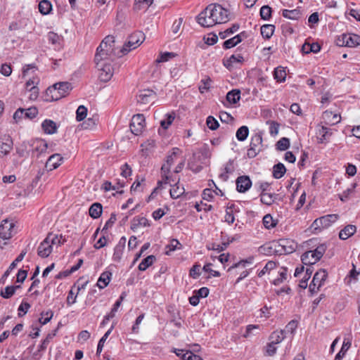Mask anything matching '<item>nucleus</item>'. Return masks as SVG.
I'll use <instances>...</instances> for the list:
<instances>
[{
	"instance_id": "nucleus-62",
	"label": "nucleus",
	"mask_w": 360,
	"mask_h": 360,
	"mask_svg": "<svg viewBox=\"0 0 360 360\" xmlns=\"http://www.w3.org/2000/svg\"><path fill=\"white\" fill-rule=\"evenodd\" d=\"M87 115V108L84 105H79L76 111V119L77 121L83 120Z\"/></svg>"
},
{
	"instance_id": "nucleus-2",
	"label": "nucleus",
	"mask_w": 360,
	"mask_h": 360,
	"mask_svg": "<svg viewBox=\"0 0 360 360\" xmlns=\"http://www.w3.org/2000/svg\"><path fill=\"white\" fill-rule=\"evenodd\" d=\"M144 39V35L141 32H135L129 36L128 40L124 43L120 52L122 55H126L131 50L139 46Z\"/></svg>"
},
{
	"instance_id": "nucleus-49",
	"label": "nucleus",
	"mask_w": 360,
	"mask_h": 360,
	"mask_svg": "<svg viewBox=\"0 0 360 360\" xmlns=\"http://www.w3.org/2000/svg\"><path fill=\"white\" fill-rule=\"evenodd\" d=\"M233 239L234 238H231V240H228L227 242H222L221 244L212 243V247L209 248V249L221 252L227 248L229 245L233 241Z\"/></svg>"
},
{
	"instance_id": "nucleus-52",
	"label": "nucleus",
	"mask_w": 360,
	"mask_h": 360,
	"mask_svg": "<svg viewBox=\"0 0 360 360\" xmlns=\"http://www.w3.org/2000/svg\"><path fill=\"white\" fill-rule=\"evenodd\" d=\"M112 326L104 334V335L100 339L97 346L96 354L100 355L103 350V345L105 344V340L108 338L109 335L111 333L112 330Z\"/></svg>"
},
{
	"instance_id": "nucleus-5",
	"label": "nucleus",
	"mask_w": 360,
	"mask_h": 360,
	"mask_svg": "<svg viewBox=\"0 0 360 360\" xmlns=\"http://www.w3.org/2000/svg\"><path fill=\"white\" fill-rule=\"evenodd\" d=\"M212 4H210L198 16V22L204 27H210L217 24L215 19L210 15L212 13Z\"/></svg>"
},
{
	"instance_id": "nucleus-58",
	"label": "nucleus",
	"mask_w": 360,
	"mask_h": 360,
	"mask_svg": "<svg viewBox=\"0 0 360 360\" xmlns=\"http://www.w3.org/2000/svg\"><path fill=\"white\" fill-rule=\"evenodd\" d=\"M326 248V245L323 243L319 245L314 250H312L316 257L315 261L320 260V259L323 257V254L325 253Z\"/></svg>"
},
{
	"instance_id": "nucleus-63",
	"label": "nucleus",
	"mask_w": 360,
	"mask_h": 360,
	"mask_svg": "<svg viewBox=\"0 0 360 360\" xmlns=\"http://www.w3.org/2000/svg\"><path fill=\"white\" fill-rule=\"evenodd\" d=\"M116 214L115 213H112L110 214V219L106 221L105 226H103V229L101 230V233L104 234H107V231L109 228L112 227V226L115 224L116 221Z\"/></svg>"
},
{
	"instance_id": "nucleus-1",
	"label": "nucleus",
	"mask_w": 360,
	"mask_h": 360,
	"mask_svg": "<svg viewBox=\"0 0 360 360\" xmlns=\"http://www.w3.org/2000/svg\"><path fill=\"white\" fill-rule=\"evenodd\" d=\"M72 89L71 83L63 82L56 83L52 87H49L47 89V92H50L52 94L51 101H58L68 95Z\"/></svg>"
},
{
	"instance_id": "nucleus-60",
	"label": "nucleus",
	"mask_w": 360,
	"mask_h": 360,
	"mask_svg": "<svg viewBox=\"0 0 360 360\" xmlns=\"http://www.w3.org/2000/svg\"><path fill=\"white\" fill-rule=\"evenodd\" d=\"M260 200L262 203L264 205H271L274 203L273 194L267 193H261Z\"/></svg>"
},
{
	"instance_id": "nucleus-28",
	"label": "nucleus",
	"mask_w": 360,
	"mask_h": 360,
	"mask_svg": "<svg viewBox=\"0 0 360 360\" xmlns=\"http://www.w3.org/2000/svg\"><path fill=\"white\" fill-rule=\"evenodd\" d=\"M316 257L314 255L312 250L307 251L303 253L301 256L302 262L304 265H307L311 266V265L314 264L317 261H315Z\"/></svg>"
},
{
	"instance_id": "nucleus-50",
	"label": "nucleus",
	"mask_w": 360,
	"mask_h": 360,
	"mask_svg": "<svg viewBox=\"0 0 360 360\" xmlns=\"http://www.w3.org/2000/svg\"><path fill=\"white\" fill-rule=\"evenodd\" d=\"M254 257H249L247 259H241L237 263L233 264L231 266H230L228 269V271H231L232 269L238 268L239 266L245 267L247 264H250L253 262Z\"/></svg>"
},
{
	"instance_id": "nucleus-33",
	"label": "nucleus",
	"mask_w": 360,
	"mask_h": 360,
	"mask_svg": "<svg viewBox=\"0 0 360 360\" xmlns=\"http://www.w3.org/2000/svg\"><path fill=\"white\" fill-rule=\"evenodd\" d=\"M275 30V26L273 25H264L261 27V34L264 39H269L271 37Z\"/></svg>"
},
{
	"instance_id": "nucleus-15",
	"label": "nucleus",
	"mask_w": 360,
	"mask_h": 360,
	"mask_svg": "<svg viewBox=\"0 0 360 360\" xmlns=\"http://www.w3.org/2000/svg\"><path fill=\"white\" fill-rule=\"evenodd\" d=\"M248 37V34L246 32L243 31L240 32V34L236 35L235 37L226 40L223 43V48L224 49H229L232 47L236 46L237 44L240 43L243 39H246Z\"/></svg>"
},
{
	"instance_id": "nucleus-55",
	"label": "nucleus",
	"mask_w": 360,
	"mask_h": 360,
	"mask_svg": "<svg viewBox=\"0 0 360 360\" xmlns=\"http://www.w3.org/2000/svg\"><path fill=\"white\" fill-rule=\"evenodd\" d=\"M278 150H285L290 147V140L288 138H281L276 144Z\"/></svg>"
},
{
	"instance_id": "nucleus-48",
	"label": "nucleus",
	"mask_w": 360,
	"mask_h": 360,
	"mask_svg": "<svg viewBox=\"0 0 360 360\" xmlns=\"http://www.w3.org/2000/svg\"><path fill=\"white\" fill-rule=\"evenodd\" d=\"M155 146V141L154 140H148L141 144L142 151L144 155H148Z\"/></svg>"
},
{
	"instance_id": "nucleus-34",
	"label": "nucleus",
	"mask_w": 360,
	"mask_h": 360,
	"mask_svg": "<svg viewBox=\"0 0 360 360\" xmlns=\"http://www.w3.org/2000/svg\"><path fill=\"white\" fill-rule=\"evenodd\" d=\"M156 260V257L154 255H149L144 258L139 265V271H146L149 266H150L153 262Z\"/></svg>"
},
{
	"instance_id": "nucleus-7",
	"label": "nucleus",
	"mask_w": 360,
	"mask_h": 360,
	"mask_svg": "<svg viewBox=\"0 0 360 360\" xmlns=\"http://www.w3.org/2000/svg\"><path fill=\"white\" fill-rule=\"evenodd\" d=\"M145 127V117L143 114L134 115L130 123V130L136 136L141 134Z\"/></svg>"
},
{
	"instance_id": "nucleus-51",
	"label": "nucleus",
	"mask_w": 360,
	"mask_h": 360,
	"mask_svg": "<svg viewBox=\"0 0 360 360\" xmlns=\"http://www.w3.org/2000/svg\"><path fill=\"white\" fill-rule=\"evenodd\" d=\"M53 316V312L51 310L47 311H42L41 313V318L39 319V322L41 325H45L49 323Z\"/></svg>"
},
{
	"instance_id": "nucleus-29",
	"label": "nucleus",
	"mask_w": 360,
	"mask_h": 360,
	"mask_svg": "<svg viewBox=\"0 0 360 360\" xmlns=\"http://www.w3.org/2000/svg\"><path fill=\"white\" fill-rule=\"evenodd\" d=\"M111 276H112V274L110 271L103 272L98 280V282H97L98 287L101 289L105 288L108 285V283L110 281Z\"/></svg>"
},
{
	"instance_id": "nucleus-12",
	"label": "nucleus",
	"mask_w": 360,
	"mask_h": 360,
	"mask_svg": "<svg viewBox=\"0 0 360 360\" xmlns=\"http://www.w3.org/2000/svg\"><path fill=\"white\" fill-rule=\"evenodd\" d=\"M236 189L239 193H245L252 186V181L246 175L240 176L236 179Z\"/></svg>"
},
{
	"instance_id": "nucleus-25",
	"label": "nucleus",
	"mask_w": 360,
	"mask_h": 360,
	"mask_svg": "<svg viewBox=\"0 0 360 360\" xmlns=\"http://www.w3.org/2000/svg\"><path fill=\"white\" fill-rule=\"evenodd\" d=\"M41 127L44 132L48 134H53L57 131L56 124L51 120H45L41 124Z\"/></svg>"
},
{
	"instance_id": "nucleus-32",
	"label": "nucleus",
	"mask_w": 360,
	"mask_h": 360,
	"mask_svg": "<svg viewBox=\"0 0 360 360\" xmlns=\"http://www.w3.org/2000/svg\"><path fill=\"white\" fill-rule=\"evenodd\" d=\"M233 162H234L233 160H229V162L225 165V167H224L225 172L221 173L219 175V178L221 179L223 181H226L229 179L228 174H232L234 172L235 167H234Z\"/></svg>"
},
{
	"instance_id": "nucleus-6",
	"label": "nucleus",
	"mask_w": 360,
	"mask_h": 360,
	"mask_svg": "<svg viewBox=\"0 0 360 360\" xmlns=\"http://www.w3.org/2000/svg\"><path fill=\"white\" fill-rule=\"evenodd\" d=\"M262 149V136L260 133H257L252 136L250 148L248 150L247 155L249 158H253Z\"/></svg>"
},
{
	"instance_id": "nucleus-8",
	"label": "nucleus",
	"mask_w": 360,
	"mask_h": 360,
	"mask_svg": "<svg viewBox=\"0 0 360 360\" xmlns=\"http://www.w3.org/2000/svg\"><path fill=\"white\" fill-rule=\"evenodd\" d=\"M211 11L212 13H210V15H212V17L214 18L217 24L225 22L229 20V12L221 5L212 4V8Z\"/></svg>"
},
{
	"instance_id": "nucleus-59",
	"label": "nucleus",
	"mask_w": 360,
	"mask_h": 360,
	"mask_svg": "<svg viewBox=\"0 0 360 360\" xmlns=\"http://www.w3.org/2000/svg\"><path fill=\"white\" fill-rule=\"evenodd\" d=\"M56 335V330L51 333H49L46 338L41 341V345H39V351H44L46 349L47 345L50 342V340L53 338Z\"/></svg>"
},
{
	"instance_id": "nucleus-37",
	"label": "nucleus",
	"mask_w": 360,
	"mask_h": 360,
	"mask_svg": "<svg viewBox=\"0 0 360 360\" xmlns=\"http://www.w3.org/2000/svg\"><path fill=\"white\" fill-rule=\"evenodd\" d=\"M302 50L305 53H309L310 52L318 53L321 50V46L318 43H305L302 48Z\"/></svg>"
},
{
	"instance_id": "nucleus-38",
	"label": "nucleus",
	"mask_w": 360,
	"mask_h": 360,
	"mask_svg": "<svg viewBox=\"0 0 360 360\" xmlns=\"http://www.w3.org/2000/svg\"><path fill=\"white\" fill-rule=\"evenodd\" d=\"M286 71L282 67H278L274 69V78L278 82H283L285 80L286 78Z\"/></svg>"
},
{
	"instance_id": "nucleus-64",
	"label": "nucleus",
	"mask_w": 360,
	"mask_h": 360,
	"mask_svg": "<svg viewBox=\"0 0 360 360\" xmlns=\"http://www.w3.org/2000/svg\"><path fill=\"white\" fill-rule=\"evenodd\" d=\"M174 120V115H173L172 114H167L166 118L161 120V122H160L161 127H162L164 129H168L169 127L173 122Z\"/></svg>"
},
{
	"instance_id": "nucleus-61",
	"label": "nucleus",
	"mask_w": 360,
	"mask_h": 360,
	"mask_svg": "<svg viewBox=\"0 0 360 360\" xmlns=\"http://www.w3.org/2000/svg\"><path fill=\"white\" fill-rule=\"evenodd\" d=\"M206 124L207 127L211 130H216L219 127L218 121L211 115L207 117Z\"/></svg>"
},
{
	"instance_id": "nucleus-41",
	"label": "nucleus",
	"mask_w": 360,
	"mask_h": 360,
	"mask_svg": "<svg viewBox=\"0 0 360 360\" xmlns=\"http://www.w3.org/2000/svg\"><path fill=\"white\" fill-rule=\"evenodd\" d=\"M52 10V5L48 0H42L39 4V11L43 15L50 13Z\"/></svg>"
},
{
	"instance_id": "nucleus-47",
	"label": "nucleus",
	"mask_w": 360,
	"mask_h": 360,
	"mask_svg": "<svg viewBox=\"0 0 360 360\" xmlns=\"http://www.w3.org/2000/svg\"><path fill=\"white\" fill-rule=\"evenodd\" d=\"M239 27H240L239 24L234 23L232 25V26L230 28L226 29L224 32H220L219 33V35L221 39H225L227 37L228 35L232 34L236 32L238 30Z\"/></svg>"
},
{
	"instance_id": "nucleus-35",
	"label": "nucleus",
	"mask_w": 360,
	"mask_h": 360,
	"mask_svg": "<svg viewBox=\"0 0 360 360\" xmlns=\"http://www.w3.org/2000/svg\"><path fill=\"white\" fill-rule=\"evenodd\" d=\"M286 172L285 167L283 163H278L273 167V176L275 179H281Z\"/></svg>"
},
{
	"instance_id": "nucleus-3",
	"label": "nucleus",
	"mask_w": 360,
	"mask_h": 360,
	"mask_svg": "<svg viewBox=\"0 0 360 360\" xmlns=\"http://www.w3.org/2000/svg\"><path fill=\"white\" fill-rule=\"evenodd\" d=\"M338 46L356 47L360 45V36L355 34H342L335 40Z\"/></svg>"
},
{
	"instance_id": "nucleus-42",
	"label": "nucleus",
	"mask_w": 360,
	"mask_h": 360,
	"mask_svg": "<svg viewBox=\"0 0 360 360\" xmlns=\"http://www.w3.org/2000/svg\"><path fill=\"white\" fill-rule=\"evenodd\" d=\"M332 134L333 133L330 128L326 126H322L321 129L319 131V135H321V137L319 139V142L323 143L325 141H328Z\"/></svg>"
},
{
	"instance_id": "nucleus-14",
	"label": "nucleus",
	"mask_w": 360,
	"mask_h": 360,
	"mask_svg": "<svg viewBox=\"0 0 360 360\" xmlns=\"http://www.w3.org/2000/svg\"><path fill=\"white\" fill-rule=\"evenodd\" d=\"M50 237H46L39 244L37 249V255L41 258L48 257L53 250L52 246L49 244Z\"/></svg>"
},
{
	"instance_id": "nucleus-43",
	"label": "nucleus",
	"mask_w": 360,
	"mask_h": 360,
	"mask_svg": "<svg viewBox=\"0 0 360 360\" xmlns=\"http://www.w3.org/2000/svg\"><path fill=\"white\" fill-rule=\"evenodd\" d=\"M284 333L285 330H281L280 331H274L271 334L269 340L274 344L277 345L282 342V340L285 338Z\"/></svg>"
},
{
	"instance_id": "nucleus-23",
	"label": "nucleus",
	"mask_w": 360,
	"mask_h": 360,
	"mask_svg": "<svg viewBox=\"0 0 360 360\" xmlns=\"http://www.w3.org/2000/svg\"><path fill=\"white\" fill-rule=\"evenodd\" d=\"M173 352L176 356H180L183 360H203L202 358L198 355L194 354L191 351H188L182 354L183 350L174 349Z\"/></svg>"
},
{
	"instance_id": "nucleus-31",
	"label": "nucleus",
	"mask_w": 360,
	"mask_h": 360,
	"mask_svg": "<svg viewBox=\"0 0 360 360\" xmlns=\"http://www.w3.org/2000/svg\"><path fill=\"white\" fill-rule=\"evenodd\" d=\"M282 15L285 18L298 20L301 17L302 13L297 8L293 10L284 9L282 11Z\"/></svg>"
},
{
	"instance_id": "nucleus-16",
	"label": "nucleus",
	"mask_w": 360,
	"mask_h": 360,
	"mask_svg": "<svg viewBox=\"0 0 360 360\" xmlns=\"http://www.w3.org/2000/svg\"><path fill=\"white\" fill-rule=\"evenodd\" d=\"M279 246L281 248L279 251H283L285 254H290L295 251L297 243L292 240L283 238L279 240Z\"/></svg>"
},
{
	"instance_id": "nucleus-27",
	"label": "nucleus",
	"mask_w": 360,
	"mask_h": 360,
	"mask_svg": "<svg viewBox=\"0 0 360 360\" xmlns=\"http://www.w3.org/2000/svg\"><path fill=\"white\" fill-rule=\"evenodd\" d=\"M356 228L354 225H347L339 233V237L342 240H346L353 236L356 232Z\"/></svg>"
},
{
	"instance_id": "nucleus-44",
	"label": "nucleus",
	"mask_w": 360,
	"mask_h": 360,
	"mask_svg": "<svg viewBox=\"0 0 360 360\" xmlns=\"http://www.w3.org/2000/svg\"><path fill=\"white\" fill-rule=\"evenodd\" d=\"M249 134V129L247 126H242L238 129L236 136L239 141H245Z\"/></svg>"
},
{
	"instance_id": "nucleus-19",
	"label": "nucleus",
	"mask_w": 360,
	"mask_h": 360,
	"mask_svg": "<svg viewBox=\"0 0 360 360\" xmlns=\"http://www.w3.org/2000/svg\"><path fill=\"white\" fill-rule=\"evenodd\" d=\"M13 148V141L8 137L6 139L0 138V158L8 155Z\"/></svg>"
},
{
	"instance_id": "nucleus-46",
	"label": "nucleus",
	"mask_w": 360,
	"mask_h": 360,
	"mask_svg": "<svg viewBox=\"0 0 360 360\" xmlns=\"http://www.w3.org/2000/svg\"><path fill=\"white\" fill-rule=\"evenodd\" d=\"M263 224L264 227L267 229H272L275 227L277 224V222L276 220L273 219L271 214H266L262 219Z\"/></svg>"
},
{
	"instance_id": "nucleus-21",
	"label": "nucleus",
	"mask_w": 360,
	"mask_h": 360,
	"mask_svg": "<svg viewBox=\"0 0 360 360\" xmlns=\"http://www.w3.org/2000/svg\"><path fill=\"white\" fill-rule=\"evenodd\" d=\"M47 39L49 43L55 46V49H60L63 46V38L62 36L53 32H49L47 35Z\"/></svg>"
},
{
	"instance_id": "nucleus-56",
	"label": "nucleus",
	"mask_w": 360,
	"mask_h": 360,
	"mask_svg": "<svg viewBox=\"0 0 360 360\" xmlns=\"http://www.w3.org/2000/svg\"><path fill=\"white\" fill-rule=\"evenodd\" d=\"M29 142H23L20 147L16 148V153L20 157H25L30 151V148L28 149Z\"/></svg>"
},
{
	"instance_id": "nucleus-26",
	"label": "nucleus",
	"mask_w": 360,
	"mask_h": 360,
	"mask_svg": "<svg viewBox=\"0 0 360 360\" xmlns=\"http://www.w3.org/2000/svg\"><path fill=\"white\" fill-rule=\"evenodd\" d=\"M226 98L230 104H236L240 98V91L236 89H232L227 93Z\"/></svg>"
},
{
	"instance_id": "nucleus-54",
	"label": "nucleus",
	"mask_w": 360,
	"mask_h": 360,
	"mask_svg": "<svg viewBox=\"0 0 360 360\" xmlns=\"http://www.w3.org/2000/svg\"><path fill=\"white\" fill-rule=\"evenodd\" d=\"M271 12H272V9L270 6H269L267 5L263 6L260 8V11H259L261 18L264 20H269L271 17Z\"/></svg>"
},
{
	"instance_id": "nucleus-17",
	"label": "nucleus",
	"mask_w": 360,
	"mask_h": 360,
	"mask_svg": "<svg viewBox=\"0 0 360 360\" xmlns=\"http://www.w3.org/2000/svg\"><path fill=\"white\" fill-rule=\"evenodd\" d=\"M63 161V158L58 153L51 155L46 162V167L49 170L58 168Z\"/></svg>"
},
{
	"instance_id": "nucleus-45",
	"label": "nucleus",
	"mask_w": 360,
	"mask_h": 360,
	"mask_svg": "<svg viewBox=\"0 0 360 360\" xmlns=\"http://www.w3.org/2000/svg\"><path fill=\"white\" fill-rule=\"evenodd\" d=\"M20 285H9L6 287L5 291H1L0 295L5 299H8L12 297L16 289L20 288Z\"/></svg>"
},
{
	"instance_id": "nucleus-11",
	"label": "nucleus",
	"mask_w": 360,
	"mask_h": 360,
	"mask_svg": "<svg viewBox=\"0 0 360 360\" xmlns=\"http://www.w3.org/2000/svg\"><path fill=\"white\" fill-rule=\"evenodd\" d=\"M29 148H30V151H32V155H34L35 152L41 154L46 151L48 145L43 139H35L29 142Z\"/></svg>"
},
{
	"instance_id": "nucleus-57",
	"label": "nucleus",
	"mask_w": 360,
	"mask_h": 360,
	"mask_svg": "<svg viewBox=\"0 0 360 360\" xmlns=\"http://www.w3.org/2000/svg\"><path fill=\"white\" fill-rule=\"evenodd\" d=\"M181 245L179 242V240L176 239H172L170 241V243L166 246L167 250H166L165 253H166V255H169L170 254V252L174 251L175 250H177V249H181Z\"/></svg>"
},
{
	"instance_id": "nucleus-22",
	"label": "nucleus",
	"mask_w": 360,
	"mask_h": 360,
	"mask_svg": "<svg viewBox=\"0 0 360 360\" xmlns=\"http://www.w3.org/2000/svg\"><path fill=\"white\" fill-rule=\"evenodd\" d=\"M172 153L171 155H168L167 158V161H166V164H164L162 167H161V170L165 173V174H167V173H169V169H170V167L171 165L174 163V157L176 156L177 155V153H179V151L180 150L179 148H174L172 149Z\"/></svg>"
},
{
	"instance_id": "nucleus-9",
	"label": "nucleus",
	"mask_w": 360,
	"mask_h": 360,
	"mask_svg": "<svg viewBox=\"0 0 360 360\" xmlns=\"http://www.w3.org/2000/svg\"><path fill=\"white\" fill-rule=\"evenodd\" d=\"M15 227L14 223L8 220L2 221L0 224V238L3 240H8L13 236V228Z\"/></svg>"
},
{
	"instance_id": "nucleus-10",
	"label": "nucleus",
	"mask_w": 360,
	"mask_h": 360,
	"mask_svg": "<svg viewBox=\"0 0 360 360\" xmlns=\"http://www.w3.org/2000/svg\"><path fill=\"white\" fill-rule=\"evenodd\" d=\"M98 70H100L99 73V79L103 82H108L113 75V70L110 64L109 63H103L99 64Z\"/></svg>"
},
{
	"instance_id": "nucleus-18",
	"label": "nucleus",
	"mask_w": 360,
	"mask_h": 360,
	"mask_svg": "<svg viewBox=\"0 0 360 360\" xmlns=\"http://www.w3.org/2000/svg\"><path fill=\"white\" fill-rule=\"evenodd\" d=\"M155 96L156 94L154 91L151 89H143L140 91L137 101L139 103L146 104L150 102L151 98H155Z\"/></svg>"
},
{
	"instance_id": "nucleus-20",
	"label": "nucleus",
	"mask_w": 360,
	"mask_h": 360,
	"mask_svg": "<svg viewBox=\"0 0 360 360\" xmlns=\"http://www.w3.org/2000/svg\"><path fill=\"white\" fill-rule=\"evenodd\" d=\"M328 276V273L326 269H321L314 274L312 283L314 285H317V290L322 285Z\"/></svg>"
},
{
	"instance_id": "nucleus-4",
	"label": "nucleus",
	"mask_w": 360,
	"mask_h": 360,
	"mask_svg": "<svg viewBox=\"0 0 360 360\" xmlns=\"http://www.w3.org/2000/svg\"><path fill=\"white\" fill-rule=\"evenodd\" d=\"M123 55L119 51L116 52L115 46H112L110 49L102 50V51H96L94 60L96 65L98 66L101 61L105 60H113L115 57H122Z\"/></svg>"
},
{
	"instance_id": "nucleus-53",
	"label": "nucleus",
	"mask_w": 360,
	"mask_h": 360,
	"mask_svg": "<svg viewBox=\"0 0 360 360\" xmlns=\"http://www.w3.org/2000/svg\"><path fill=\"white\" fill-rule=\"evenodd\" d=\"M313 273L312 266L307 267L306 269V274L304 277L300 281L299 286L301 288H306L307 287V281L310 278L311 274Z\"/></svg>"
},
{
	"instance_id": "nucleus-40",
	"label": "nucleus",
	"mask_w": 360,
	"mask_h": 360,
	"mask_svg": "<svg viewBox=\"0 0 360 360\" xmlns=\"http://www.w3.org/2000/svg\"><path fill=\"white\" fill-rule=\"evenodd\" d=\"M243 60V57L241 56V54H233L230 56V58L226 60L224 62V66H226L227 68H231L233 66V63H242Z\"/></svg>"
},
{
	"instance_id": "nucleus-13",
	"label": "nucleus",
	"mask_w": 360,
	"mask_h": 360,
	"mask_svg": "<svg viewBox=\"0 0 360 360\" xmlns=\"http://www.w3.org/2000/svg\"><path fill=\"white\" fill-rule=\"evenodd\" d=\"M323 122L325 125H335L340 122L341 116L339 114H333L332 111L326 110L322 115Z\"/></svg>"
},
{
	"instance_id": "nucleus-30",
	"label": "nucleus",
	"mask_w": 360,
	"mask_h": 360,
	"mask_svg": "<svg viewBox=\"0 0 360 360\" xmlns=\"http://www.w3.org/2000/svg\"><path fill=\"white\" fill-rule=\"evenodd\" d=\"M112 46H115V38L113 36L108 35L103 39L96 51H102L103 49H110Z\"/></svg>"
},
{
	"instance_id": "nucleus-36",
	"label": "nucleus",
	"mask_w": 360,
	"mask_h": 360,
	"mask_svg": "<svg viewBox=\"0 0 360 360\" xmlns=\"http://www.w3.org/2000/svg\"><path fill=\"white\" fill-rule=\"evenodd\" d=\"M184 188L182 186L179 185L178 183L172 186L169 191L170 196L173 199H176L181 196L184 193Z\"/></svg>"
},
{
	"instance_id": "nucleus-39",
	"label": "nucleus",
	"mask_w": 360,
	"mask_h": 360,
	"mask_svg": "<svg viewBox=\"0 0 360 360\" xmlns=\"http://www.w3.org/2000/svg\"><path fill=\"white\" fill-rule=\"evenodd\" d=\"M338 219V215L332 214H327L325 216H323L321 217V222L323 224V228H328L333 223H334L337 219Z\"/></svg>"
},
{
	"instance_id": "nucleus-24",
	"label": "nucleus",
	"mask_w": 360,
	"mask_h": 360,
	"mask_svg": "<svg viewBox=\"0 0 360 360\" xmlns=\"http://www.w3.org/2000/svg\"><path fill=\"white\" fill-rule=\"evenodd\" d=\"M103 212V206L100 202L93 203L89 210V214L93 219L99 218Z\"/></svg>"
}]
</instances>
